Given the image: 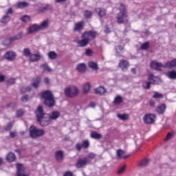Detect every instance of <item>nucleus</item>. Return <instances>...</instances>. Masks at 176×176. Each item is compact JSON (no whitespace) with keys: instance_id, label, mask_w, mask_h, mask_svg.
I'll use <instances>...</instances> for the list:
<instances>
[{"instance_id":"nucleus-27","label":"nucleus","mask_w":176,"mask_h":176,"mask_svg":"<svg viewBox=\"0 0 176 176\" xmlns=\"http://www.w3.org/2000/svg\"><path fill=\"white\" fill-rule=\"evenodd\" d=\"M165 111H166V104H162L156 108V112H157L159 113V115H163V113H164Z\"/></svg>"},{"instance_id":"nucleus-28","label":"nucleus","mask_w":176,"mask_h":176,"mask_svg":"<svg viewBox=\"0 0 176 176\" xmlns=\"http://www.w3.org/2000/svg\"><path fill=\"white\" fill-rule=\"evenodd\" d=\"M10 21V16L9 15H4L1 20V24L6 25Z\"/></svg>"},{"instance_id":"nucleus-9","label":"nucleus","mask_w":176,"mask_h":176,"mask_svg":"<svg viewBox=\"0 0 176 176\" xmlns=\"http://www.w3.org/2000/svg\"><path fill=\"white\" fill-rule=\"evenodd\" d=\"M98 35V33L96 31H87L85 32L82 34V38H85L87 39L89 42L90 41H93V39H96V37Z\"/></svg>"},{"instance_id":"nucleus-51","label":"nucleus","mask_w":176,"mask_h":176,"mask_svg":"<svg viewBox=\"0 0 176 176\" xmlns=\"http://www.w3.org/2000/svg\"><path fill=\"white\" fill-rule=\"evenodd\" d=\"M174 135V133L173 132H169L167 135L166 138L164 139V141H168L169 140H171Z\"/></svg>"},{"instance_id":"nucleus-4","label":"nucleus","mask_w":176,"mask_h":176,"mask_svg":"<svg viewBox=\"0 0 176 176\" xmlns=\"http://www.w3.org/2000/svg\"><path fill=\"white\" fill-rule=\"evenodd\" d=\"M148 80L149 81H146L142 85L143 89H146V90L151 89V85H160V82H162L160 78L155 76L153 74L148 75Z\"/></svg>"},{"instance_id":"nucleus-35","label":"nucleus","mask_w":176,"mask_h":176,"mask_svg":"<svg viewBox=\"0 0 176 176\" xmlns=\"http://www.w3.org/2000/svg\"><path fill=\"white\" fill-rule=\"evenodd\" d=\"M41 68H42L45 72H52V69L49 67L47 63L41 65Z\"/></svg>"},{"instance_id":"nucleus-50","label":"nucleus","mask_w":176,"mask_h":176,"mask_svg":"<svg viewBox=\"0 0 176 176\" xmlns=\"http://www.w3.org/2000/svg\"><path fill=\"white\" fill-rule=\"evenodd\" d=\"M14 83H16V79L15 78H10L7 81V85L8 86H10L11 85H14Z\"/></svg>"},{"instance_id":"nucleus-3","label":"nucleus","mask_w":176,"mask_h":176,"mask_svg":"<svg viewBox=\"0 0 176 176\" xmlns=\"http://www.w3.org/2000/svg\"><path fill=\"white\" fill-rule=\"evenodd\" d=\"M120 12L117 16V23L118 24H124L129 23V15H127V10H126V6L123 3L120 4L119 8Z\"/></svg>"},{"instance_id":"nucleus-26","label":"nucleus","mask_w":176,"mask_h":176,"mask_svg":"<svg viewBox=\"0 0 176 176\" xmlns=\"http://www.w3.org/2000/svg\"><path fill=\"white\" fill-rule=\"evenodd\" d=\"M176 67V59H173L165 63L164 68H174Z\"/></svg>"},{"instance_id":"nucleus-13","label":"nucleus","mask_w":176,"mask_h":176,"mask_svg":"<svg viewBox=\"0 0 176 176\" xmlns=\"http://www.w3.org/2000/svg\"><path fill=\"white\" fill-rule=\"evenodd\" d=\"M4 58H6V60H8V61H13V60L16 58V52L13 51L7 52L4 54Z\"/></svg>"},{"instance_id":"nucleus-33","label":"nucleus","mask_w":176,"mask_h":176,"mask_svg":"<svg viewBox=\"0 0 176 176\" xmlns=\"http://www.w3.org/2000/svg\"><path fill=\"white\" fill-rule=\"evenodd\" d=\"M47 56L50 60H56L57 58V53H56L54 51L50 52Z\"/></svg>"},{"instance_id":"nucleus-30","label":"nucleus","mask_w":176,"mask_h":176,"mask_svg":"<svg viewBox=\"0 0 176 176\" xmlns=\"http://www.w3.org/2000/svg\"><path fill=\"white\" fill-rule=\"evenodd\" d=\"M77 71L78 72H85L86 71V64L85 63H80L76 67Z\"/></svg>"},{"instance_id":"nucleus-39","label":"nucleus","mask_w":176,"mask_h":176,"mask_svg":"<svg viewBox=\"0 0 176 176\" xmlns=\"http://www.w3.org/2000/svg\"><path fill=\"white\" fill-rule=\"evenodd\" d=\"M40 28V30H42L43 28H47L49 27V20H45L41 23L40 25H38Z\"/></svg>"},{"instance_id":"nucleus-12","label":"nucleus","mask_w":176,"mask_h":176,"mask_svg":"<svg viewBox=\"0 0 176 176\" xmlns=\"http://www.w3.org/2000/svg\"><path fill=\"white\" fill-rule=\"evenodd\" d=\"M90 146V142H88V140L83 141L82 143L80 144V143H77L76 145V149H77L79 152L82 151V148H84L85 149H87Z\"/></svg>"},{"instance_id":"nucleus-19","label":"nucleus","mask_w":176,"mask_h":176,"mask_svg":"<svg viewBox=\"0 0 176 176\" xmlns=\"http://www.w3.org/2000/svg\"><path fill=\"white\" fill-rule=\"evenodd\" d=\"M84 27H85V24L83 23V21L78 22L77 23H75L74 31H76V32L82 31Z\"/></svg>"},{"instance_id":"nucleus-31","label":"nucleus","mask_w":176,"mask_h":176,"mask_svg":"<svg viewBox=\"0 0 176 176\" xmlns=\"http://www.w3.org/2000/svg\"><path fill=\"white\" fill-rule=\"evenodd\" d=\"M167 76L169 79L175 80L176 79V71L171 70L167 73Z\"/></svg>"},{"instance_id":"nucleus-64","label":"nucleus","mask_w":176,"mask_h":176,"mask_svg":"<svg viewBox=\"0 0 176 176\" xmlns=\"http://www.w3.org/2000/svg\"><path fill=\"white\" fill-rule=\"evenodd\" d=\"M155 100H151L150 101L151 107H155Z\"/></svg>"},{"instance_id":"nucleus-2","label":"nucleus","mask_w":176,"mask_h":176,"mask_svg":"<svg viewBox=\"0 0 176 176\" xmlns=\"http://www.w3.org/2000/svg\"><path fill=\"white\" fill-rule=\"evenodd\" d=\"M41 98L44 100L43 104L47 108H53L56 105V100H54V96L51 91H45L41 93Z\"/></svg>"},{"instance_id":"nucleus-18","label":"nucleus","mask_w":176,"mask_h":176,"mask_svg":"<svg viewBox=\"0 0 176 176\" xmlns=\"http://www.w3.org/2000/svg\"><path fill=\"white\" fill-rule=\"evenodd\" d=\"M95 11L98 13V16H100L101 18L107 14V10L102 8H96Z\"/></svg>"},{"instance_id":"nucleus-34","label":"nucleus","mask_w":176,"mask_h":176,"mask_svg":"<svg viewBox=\"0 0 176 176\" xmlns=\"http://www.w3.org/2000/svg\"><path fill=\"white\" fill-rule=\"evenodd\" d=\"M91 138H94L95 140H101V138H102V135L97 132H91Z\"/></svg>"},{"instance_id":"nucleus-59","label":"nucleus","mask_w":176,"mask_h":176,"mask_svg":"<svg viewBox=\"0 0 176 176\" xmlns=\"http://www.w3.org/2000/svg\"><path fill=\"white\" fill-rule=\"evenodd\" d=\"M10 137L11 138H14V137H16V133L10 131Z\"/></svg>"},{"instance_id":"nucleus-21","label":"nucleus","mask_w":176,"mask_h":176,"mask_svg":"<svg viewBox=\"0 0 176 176\" xmlns=\"http://www.w3.org/2000/svg\"><path fill=\"white\" fill-rule=\"evenodd\" d=\"M107 93V89L102 86L99 87L95 89V94H98L99 96H103Z\"/></svg>"},{"instance_id":"nucleus-44","label":"nucleus","mask_w":176,"mask_h":176,"mask_svg":"<svg viewBox=\"0 0 176 176\" xmlns=\"http://www.w3.org/2000/svg\"><path fill=\"white\" fill-rule=\"evenodd\" d=\"M21 21L23 23H28V21H31V16L28 15H24L21 18Z\"/></svg>"},{"instance_id":"nucleus-62","label":"nucleus","mask_w":176,"mask_h":176,"mask_svg":"<svg viewBox=\"0 0 176 176\" xmlns=\"http://www.w3.org/2000/svg\"><path fill=\"white\" fill-rule=\"evenodd\" d=\"M5 81V76L0 75V82H4Z\"/></svg>"},{"instance_id":"nucleus-36","label":"nucleus","mask_w":176,"mask_h":176,"mask_svg":"<svg viewBox=\"0 0 176 176\" xmlns=\"http://www.w3.org/2000/svg\"><path fill=\"white\" fill-rule=\"evenodd\" d=\"M90 88H91V85L89 82H87L86 84H85L83 87V94H87V93L90 91Z\"/></svg>"},{"instance_id":"nucleus-17","label":"nucleus","mask_w":176,"mask_h":176,"mask_svg":"<svg viewBox=\"0 0 176 176\" xmlns=\"http://www.w3.org/2000/svg\"><path fill=\"white\" fill-rule=\"evenodd\" d=\"M119 67L121 68L122 71H124V69H127L129 68V62L126 60H121L119 63Z\"/></svg>"},{"instance_id":"nucleus-60","label":"nucleus","mask_w":176,"mask_h":176,"mask_svg":"<svg viewBox=\"0 0 176 176\" xmlns=\"http://www.w3.org/2000/svg\"><path fill=\"white\" fill-rule=\"evenodd\" d=\"M56 3H64V2H67V0H55Z\"/></svg>"},{"instance_id":"nucleus-49","label":"nucleus","mask_w":176,"mask_h":176,"mask_svg":"<svg viewBox=\"0 0 176 176\" xmlns=\"http://www.w3.org/2000/svg\"><path fill=\"white\" fill-rule=\"evenodd\" d=\"M85 55L87 56V57H91L93 56V50H91V49L87 48L85 50Z\"/></svg>"},{"instance_id":"nucleus-54","label":"nucleus","mask_w":176,"mask_h":176,"mask_svg":"<svg viewBox=\"0 0 176 176\" xmlns=\"http://www.w3.org/2000/svg\"><path fill=\"white\" fill-rule=\"evenodd\" d=\"M126 170V165H124L121 166L118 170V174H123L124 173V170Z\"/></svg>"},{"instance_id":"nucleus-16","label":"nucleus","mask_w":176,"mask_h":176,"mask_svg":"<svg viewBox=\"0 0 176 176\" xmlns=\"http://www.w3.org/2000/svg\"><path fill=\"white\" fill-rule=\"evenodd\" d=\"M41 77L37 76L35 78L32 79V86L34 87V89H38L39 87V85L41 84Z\"/></svg>"},{"instance_id":"nucleus-7","label":"nucleus","mask_w":176,"mask_h":176,"mask_svg":"<svg viewBox=\"0 0 176 176\" xmlns=\"http://www.w3.org/2000/svg\"><path fill=\"white\" fill-rule=\"evenodd\" d=\"M155 119H156L155 114L146 113L143 117V122L145 124H153L155 123Z\"/></svg>"},{"instance_id":"nucleus-11","label":"nucleus","mask_w":176,"mask_h":176,"mask_svg":"<svg viewBox=\"0 0 176 176\" xmlns=\"http://www.w3.org/2000/svg\"><path fill=\"white\" fill-rule=\"evenodd\" d=\"M150 67L156 71H162V68H164V65H163L162 63H159L156 60L151 61Z\"/></svg>"},{"instance_id":"nucleus-46","label":"nucleus","mask_w":176,"mask_h":176,"mask_svg":"<svg viewBox=\"0 0 176 176\" xmlns=\"http://www.w3.org/2000/svg\"><path fill=\"white\" fill-rule=\"evenodd\" d=\"M94 157H96V154L91 153L87 157H85V159L88 160V163H89V162H91V160H93V159H94Z\"/></svg>"},{"instance_id":"nucleus-38","label":"nucleus","mask_w":176,"mask_h":176,"mask_svg":"<svg viewBox=\"0 0 176 176\" xmlns=\"http://www.w3.org/2000/svg\"><path fill=\"white\" fill-rule=\"evenodd\" d=\"M151 47V45L149 43V41L144 43L141 46L140 49L141 50H148L149 47Z\"/></svg>"},{"instance_id":"nucleus-32","label":"nucleus","mask_w":176,"mask_h":176,"mask_svg":"<svg viewBox=\"0 0 176 176\" xmlns=\"http://www.w3.org/2000/svg\"><path fill=\"white\" fill-rule=\"evenodd\" d=\"M88 66L91 69H94V71H97V69H98V65L96 62H89Z\"/></svg>"},{"instance_id":"nucleus-63","label":"nucleus","mask_w":176,"mask_h":176,"mask_svg":"<svg viewBox=\"0 0 176 176\" xmlns=\"http://www.w3.org/2000/svg\"><path fill=\"white\" fill-rule=\"evenodd\" d=\"M16 176H29V175L24 174V173H21L16 174Z\"/></svg>"},{"instance_id":"nucleus-48","label":"nucleus","mask_w":176,"mask_h":176,"mask_svg":"<svg viewBox=\"0 0 176 176\" xmlns=\"http://www.w3.org/2000/svg\"><path fill=\"white\" fill-rule=\"evenodd\" d=\"M124 50V47L122 45H118L117 47H116V53H118V54H120V53H122V52H123Z\"/></svg>"},{"instance_id":"nucleus-29","label":"nucleus","mask_w":176,"mask_h":176,"mask_svg":"<svg viewBox=\"0 0 176 176\" xmlns=\"http://www.w3.org/2000/svg\"><path fill=\"white\" fill-rule=\"evenodd\" d=\"M28 3L25 1H21L16 3L17 9H24V8L28 7Z\"/></svg>"},{"instance_id":"nucleus-6","label":"nucleus","mask_w":176,"mask_h":176,"mask_svg":"<svg viewBox=\"0 0 176 176\" xmlns=\"http://www.w3.org/2000/svg\"><path fill=\"white\" fill-rule=\"evenodd\" d=\"M65 94L70 98L76 97L79 94V89L75 86H71L65 89Z\"/></svg>"},{"instance_id":"nucleus-10","label":"nucleus","mask_w":176,"mask_h":176,"mask_svg":"<svg viewBox=\"0 0 176 176\" xmlns=\"http://www.w3.org/2000/svg\"><path fill=\"white\" fill-rule=\"evenodd\" d=\"M89 160L85 158V157L82 158H78L76 164V167L77 168H82V167H85V166H87Z\"/></svg>"},{"instance_id":"nucleus-45","label":"nucleus","mask_w":176,"mask_h":176,"mask_svg":"<svg viewBox=\"0 0 176 176\" xmlns=\"http://www.w3.org/2000/svg\"><path fill=\"white\" fill-rule=\"evenodd\" d=\"M84 16L85 19H91V16H93V12H91V11L89 10H85L84 12Z\"/></svg>"},{"instance_id":"nucleus-24","label":"nucleus","mask_w":176,"mask_h":176,"mask_svg":"<svg viewBox=\"0 0 176 176\" xmlns=\"http://www.w3.org/2000/svg\"><path fill=\"white\" fill-rule=\"evenodd\" d=\"M39 60H41V54H34L30 56V61H31V63H35L39 61Z\"/></svg>"},{"instance_id":"nucleus-58","label":"nucleus","mask_w":176,"mask_h":176,"mask_svg":"<svg viewBox=\"0 0 176 176\" xmlns=\"http://www.w3.org/2000/svg\"><path fill=\"white\" fill-rule=\"evenodd\" d=\"M63 176H74V174H72L71 171H67L63 175Z\"/></svg>"},{"instance_id":"nucleus-41","label":"nucleus","mask_w":176,"mask_h":176,"mask_svg":"<svg viewBox=\"0 0 176 176\" xmlns=\"http://www.w3.org/2000/svg\"><path fill=\"white\" fill-rule=\"evenodd\" d=\"M149 164V160L145 158L143 160L140 164L139 166L140 167H146Z\"/></svg>"},{"instance_id":"nucleus-14","label":"nucleus","mask_w":176,"mask_h":176,"mask_svg":"<svg viewBox=\"0 0 176 176\" xmlns=\"http://www.w3.org/2000/svg\"><path fill=\"white\" fill-rule=\"evenodd\" d=\"M55 157L58 163H61L64 160V151L61 150L56 151L55 153Z\"/></svg>"},{"instance_id":"nucleus-15","label":"nucleus","mask_w":176,"mask_h":176,"mask_svg":"<svg viewBox=\"0 0 176 176\" xmlns=\"http://www.w3.org/2000/svg\"><path fill=\"white\" fill-rule=\"evenodd\" d=\"M40 13H45V12H53V6L51 4H46L45 6L38 10Z\"/></svg>"},{"instance_id":"nucleus-47","label":"nucleus","mask_w":176,"mask_h":176,"mask_svg":"<svg viewBox=\"0 0 176 176\" xmlns=\"http://www.w3.org/2000/svg\"><path fill=\"white\" fill-rule=\"evenodd\" d=\"M13 127V122H8L6 126H4V130L6 131H9L10 130L12 129Z\"/></svg>"},{"instance_id":"nucleus-40","label":"nucleus","mask_w":176,"mask_h":176,"mask_svg":"<svg viewBox=\"0 0 176 176\" xmlns=\"http://www.w3.org/2000/svg\"><path fill=\"white\" fill-rule=\"evenodd\" d=\"M16 174L21 173H24V166H23V164H16Z\"/></svg>"},{"instance_id":"nucleus-23","label":"nucleus","mask_w":176,"mask_h":176,"mask_svg":"<svg viewBox=\"0 0 176 176\" xmlns=\"http://www.w3.org/2000/svg\"><path fill=\"white\" fill-rule=\"evenodd\" d=\"M39 30H41L39 25L36 24L32 25L29 28V31L28 32V34H33V32H36V31Z\"/></svg>"},{"instance_id":"nucleus-25","label":"nucleus","mask_w":176,"mask_h":176,"mask_svg":"<svg viewBox=\"0 0 176 176\" xmlns=\"http://www.w3.org/2000/svg\"><path fill=\"white\" fill-rule=\"evenodd\" d=\"M6 160L9 162V163H12L16 160V155L14 153H9L6 156Z\"/></svg>"},{"instance_id":"nucleus-5","label":"nucleus","mask_w":176,"mask_h":176,"mask_svg":"<svg viewBox=\"0 0 176 176\" xmlns=\"http://www.w3.org/2000/svg\"><path fill=\"white\" fill-rule=\"evenodd\" d=\"M29 134L30 138L35 140L45 135V130L39 129L34 125H32L29 128Z\"/></svg>"},{"instance_id":"nucleus-52","label":"nucleus","mask_w":176,"mask_h":176,"mask_svg":"<svg viewBox=\"0 0 176 176\" xmlns=\"http://www.w3.org/2000/svg\"><path fill=\"white\" fill-rule=\"evenodd\" d=\"M16 115V118H20L23 116V115H24V110L23 109L17 110Z\"/></svg>"},{"instance_id":"nucleus-56","label":"nucleus","mask_w":176,"mask_h":176,"mask_svg":"<svg viewBox=\"0 0 176 176\" xmlns=\"http://www.w3.org/2000/svg\"><path fill=\"white\" fill-rule=\"evenodd\" d=\"M6 13V15H8V16H9V14H13V8H8Z\"/></svg>"},{"instance_id":"nucleus-1","label":"nucleus","mask_w":176,"mask_h":176,"mask_svg":"<svg viewBox=\"0 0 176 176\" xmlns=\"http://www.w3.org/2000/svg\"><path fill=\"white\" fill-rule=\"evenodd\" d=\"M35 115L37 118V122L41 126V127H46L52 123V120H57L60 118V112L58 111H54L49 115L45 112L43 106L38 105L36 110L35 111Z\"/></svg>"},{"instance_id":"nucleus-8","label":"nucleus","mask_w":176,"mask_h":176,"mask_svg":"<svg viewBox=\"0 0 176 176\" xmlns=\"http://www.w3.org/2000/svg\"><path fill=\"white\" fill-rule=\"evenodd\" d=\"M23 36V32H20L15 36L9 37L8 38L6 39L5 42H7L6 45H12L13 42H16V41H20V39H21Z\"/></svg>"},{"instance_id":"nucleus-42","label":"nucleus","mask_w":176,"mask_h":176,"mask_svg":"<svg viewBox=\"0 0 176 176\" xmlns=\"http://www.w3.org/2000/svg\"><path fill=\"white\" fill-rule=\"evenodd\" d=\"M117 118L120 120H127V119H129V115L118 113L117 114Z\"/></svg>"},{"instance_id":"nucleus-57","label":"nucleus","mask_w":176,"mask_h":176,"mask_svg":"<svg viewBox=\"0 0 176 176\" xmlns=\"http://www.w3.org/2000/svg\"><path fill=\"white\" fill-rule=\"evenodd\" d=\"M44 83H45V85H49L50 83V79H49L47 77H45L44 78Z\"/></svg>"},{"instance_id":"nucleus-20","label":"nucleus","mask_w":176,"mask_h":176,"mask_svg":"<svg viewBox=\"0 0 176 176\" xmlns=\"http://www.w3.org/2000/svg\"><path fill=\"white\" fill-rule=\"evenodd\" d=\"M117 157H118V159H128V157H130V155H124V151L122 149H119L117 151Z\"/></svg>"},{"instance_id":"nucleus-43","label":"nucleus","mask_w":176,"mask_h":176,"mask_svg":"<svg viewBox=\"0 0 176 176\" xmlns=\"http://www.w3.org/2000/svg\"><path fill=\"white\" fill-rule=\"evenodd\" d=\"M23 56H25V57H30L31 56V50H30V48H25L23 50Z\"/></svg>"},{"instance_id":"nucleus-55","label":"nucleus","mask_w":176,"mask_h":176,"mask_svg":"<svg viewBox=\"0 0 176 176\" xmlns=\"http://www.w3.org/2000/svg\"><path fill=\"white\" fill-rule=\"evenodd\" d=\"M22 102H28V95H25L21 97Z\"/></svg>"},{"instance_id":"nucleus-53","label":"nucleus","mask_w":176,"mask_h":176,"mask_svg":"<svg viewBox=\"0 0 176 176\" xmlns=\"http://www.w3.org/2000/svg\"><path fill=\"white\" fill-rule=\"evenodd\" d=\"M164 96L159 92H155V94L153 96V98H163Z\"/></svg>"},{"instance_id":"nucleus-37","label":"nucleus","mask_w":176,"mask_h":176,"mask_svg":"<svg viewBox=\"0 0 176 176\" xmlns=\"http://www.w3.org/2000/svg\"><path fill=\"white\" fill-rule=\"evenodd\" d=\"M122 102H123V99L120 96H117L113 100L114 105H118V104H122Z\"/></svg>"},{"instance_id":"nucleus-61","label":"nucleus","mask_w":176,"mask_h":176,"mask_svg":"<svg viewBox=\"0 0 176 176\" xmlns=\"http://www.w3.org/2000/svg\"><path fill=\"white\" fill-rule=\"evenodd\" d=\"M104 32L105 34H109V32H111V30H109V28H108V26H106Z\"/></svg>"},{"instance_id":"nucleus-22","label":"nucleus","mask_w":176,"mask_h":176,"mask_svg":"<svg viewBox=\"0 0 176 176\" xmlns=\"http://www.w3.org/2000/svg\"><path fill=\"white\" fill-rule=\"evenodd\" d=\"M82 38L83 39L78 41L77 43L80 47H86V46L89 45V41L86 38Z\"/></svg>"}]
</instances>
